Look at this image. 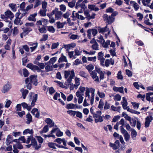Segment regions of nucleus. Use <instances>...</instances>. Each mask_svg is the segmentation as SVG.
I'll return each instance as SVG.
<instances>
[{"instance_id": "f257e3e1", "label": "nucleus", "mask_w": 153, "mask_h": 153, "mask_svg": "<svg viewBox=\"0 0 153 153\" xmlns=\"http://www.w3.org/2000/svg\"><path fill=\"white\" fill-rule=\"evenodd\" d=\"M111 16H108L107 14H104L102 16L104 20L105 21V23L108 24H111L114 21V18H113L118 14V12L117 11L113 12L111 13Z\"/></svg>"}, {"instance_id": "f03ea898", "label": "nucleus", "mask_w": 153, "mask_h": 153, "mask_svg": "<svg viewBox=\"0 0 153 153\" xmlns=\"http://www.w3.org/2000/svg\"><path fill=\"white\" fill-rule=\"evenodd\" d=\"M37 76L36 75H32L29 76V77L26 78L25 82L26 84H28L31 85H32L36 86L38 84Z\"/></svg>"}, {"instance_id": "7ed1b4c3", "label": "nucleus", "mask_w": 153, "mask_h": 153, "mask_svg": "<svg viewBox=\"0 0 153 153\" xmlns=\"http://www.w3.org/2000/svg\"><path fill=\"white\" fill-rule=\"evenodd\" d=\"M153 120V117L152 116H147L145 119V127L147 128L149 126L150 122Z\"/></svg>"}, {"instance_id": "20e7f679", "label": "nucleus", "mask_w": 153, "mask_h": 153, "mask_svg": "<svg viewBox=\"0 0 153 153\" xmlns=\"http://www.w3.org/2000/svg\"><path fill=\"white\" fill-rule=\"evenodd\" d=\"M121 104L122 105L123 108L124 109L126 110L127 111L128 108H129V106H127L128 102L127 100L125 97H123L122 101L121 102Z\"/></svg>"}, {"instance_id": "39448f33", "label": "nucleus", "mask_w": 153, "mask_h": 153, "mask_svg": "<svg viewBox=\"0 0 153 153\" xmlns=\"http://www.w3.org/2000/svg\"><path fill=\"white\" fill-rule=\"evenodd\" d=\"M146 99L149 101L153 102V92H149L146 94Z\"/></svg>"}, {"instance_id": "423d86ee", "label": "nucleus", "mask_w": 153, "mask_h": 153, "mask_svg": "<svg viewBox=\"0 0 153 153\" xmlns=\"http://www.w3.org/2000/svg\"><path fill=\"white\" fill-rule=\"evenodd\" d=\"M45 122L50 128L53 127L54 126V123L50 118H46Z\"/></svg>"}, {"instance_id": "0eeeda50", "label": "nucleus", "mask_w": 153, "mask_h": 153, "mask_svg": "<svg viewBox=\"0 0 153 153\" xmlns=\"http://www.w3.org/2000/svg\"><path fill=\"white\" fill-rule=\"evenodd\" d=\"M5 14L7 17L10 18L11 20H12L14 17L13 14L10 10H7L5 12Z\"/></svg>"}, {"instance_id": "6e6552de", "label": "nucleus", "mask_w": 153, "mask_h": 153, "mask_svg": "<svg viewBox=\"0 0 153 153\" xmlns=\"http://www.w3.org/2000/svg\"><path fill=\"white\" fill-rule=\"evenodd\" d=\"M47 26H45L44 25H42L41 27L39 26L38 27V30L39 32L41 33H46L47 32V30L46 29Z\"/></svg>"}, {"instance_id": "1a4fd4ad", "label": "nucleus", "mask_w": 153, "mask_h": 153, "mask_svg": "<svg viewBox=\"0 0 153 153\" xmlns=\"http://www.w3.org/2000/svg\"><path fill=\"white\" fill-rule=\"evenodd\" d=\"M26 118H27L26 123L27 124H29L30 123L32 122V118L31 115L29 113H28L26 115Z\"/></svg>"}, {"instance_id": "9d476101", "label": "nucleus", "mask_w": 153, "mask_h": 153, "mask_svg": "<svg viewBox=\"0 0 153 153\" xmlns=\"http://www.w3.org/2000/svg\"><path fill=\"white\" fill-rule=\"evenodd\" d=\"M38 99V94H36L32 97V102L31 103V105L33 106L35 104V102Z\"/></svg>"}, {"instance_id": "9b49d317", "label": "nucleus", "mask_w": 153, "mask_h": 153, "mask_svg": "<svg viewBox=\"0 0 153 153\" xmlns=\"http://www.w3.org/2000/svg\"><path fill=\"white\" fill-rule=\"evenodd\" d=\"M20 91L22 92L23 98L24 99H25L26 96L28 93V90L27 89H24L23 88H22L20 90Z\"/></svg>"}, {"instance_id": "f8f14e48", "label": "nucleus", "mask_w": 153, "mask_h": 153, "mask_svg": "<svg viewBox=\"0 0 153 153\" xmlns=\"http://www.w3.org/2000/svg\"><path fill=\"white\" fill-rule=\"evenodd\" d=\"M63 62H68V60L66 57L64 56L63 53H62L61 54V56L60 58H59V60H58V62L59 63H60Z\"/></svg>"}, {"instance_id": "ddd939ff", "label": "nucleus", "mask_w": 153, "mask_h": 153, "mask_svg": "<svg viewBox=\"0 0 153 153\" xmlns=\"http://www.w3.org/2000/svg\"><path fill=\"white\" fill-rule=\"evenodd\" d=\"M130 4L131 5H133L134 9V10L136 11L138 10L139 8V5L134 1H130Z\"/></svg>"}, {"instance_id": "4468645a", "label": "nucleus", "mask_w": 153, "mask_h": 153, "mask_svg": "<svg viewBox=\"0 0 153 153\" xmlns=\"http://www.w3.org/2000/svg\"><path fill=\"white\" fill-rule=\"evenodd\" d=\"M108 24H107L106 26L102 28H101L100 27H98V30L99 33H103L104 32H105L107 31V25Z\"/></svg>"}, {"instance_id": "2eb2a0df", "label": "nucleus", "mask_w": 153, "mask_h": 153, "mask_svg": "<svg viewBox=\"0 0 153 153\" xmlns=\"http://www.w3.org/2000/svg\"><path fill=\"white\" fill-rule=\"evenodd\" d=\"M62 14V13L60 11L58 10L57 12L55 14V18L57 20H59L61 19V16Z\"/></svg>"}, {"instance_id": "dca6fc26", "label": "nucleus", "mask_w": 153, "mask_h": 153, "mask_svg": "<svg viewBox=\"0 0 153 153\" xmlns=\"http://www.w3.org/2000/svg\"><path fill=\"white\" fill-rule=\"evenodd\" d=\"M123 87H114L113 88V90L115 91H118L121 93H123Z\"/></svg>"}, {"instance_id": "f3484780", "label": "nucleus", "mask_w": 153, "mask_h": 153, "mask_svg": "<svg viewBox=\"0 0 153 153\" xmlns=\"http://www.w3.org/2000/svg\"><path fill=\"white\" fill-rule=\"evenodd\" d=\"M136 119L137 120L138 119L137 118H132L130 122V123L131 126L132 127H134L136 126V123H137V121L136 120Z\"/></svg>"}, {"instance_id": "a211bd4d", "label": "nucleus", "mask_w": 153, "mask_h": 153, "mask_svg": "<svg viewBox=\"0 0 153 153\" xmlns=\"http://www.w3.org/2000/svg\"><path fill=\"white\" fill-rule=\"evenodd\" d=\"M23 133L24 135H25L29 133L31 135H33V131L32 129L30 130L29 129L27 128L25 129L23 131Z\"/></svg>"}, {"instance_id": "6ab92c4d", "label": "nucleus", "mask_w": 153, "mask_h": 153, "mask_svg": "<svg viewBox=\"0 0 153 153\" xmlns=\"http://www.w3.org/2000/svg\"><path fill=\"white\" fill-rule=\"evenodd\" d=\"M49 130L48 126V125L45 126L43 128L42 131H40L39 132L40 134H42L43 133H46Z\"/></svg>"}, {"instance_id": "aec40b11", "label": "nucleus", "mask_w": 153, "mask_h": 153, "mask_svg": "<svg viewBox=\"0 0 153 153\" xmlns=\"http://www.w3.org/2000/svg\"><path fill=\"white\" fill-rule=\"evenodd\" d=\"M12 138L11 135H8L6 139V143L7 145H9L11 143V140Z\"/></svg>"}, {"instance_id": "412c9836", "label": "nucleus", "mask_w": 153, "mask_h": 153, "mask_svg": "<svg viewBox=\"0 0 153 153\" xmlns=\"http://www.w3.org/2000/svg\"><path fill=\"white\" fill-rule=\"evenodd\" d=\"M9 6L11 8L13 12H16V5L13 3H10L9 4Z\"/></svg>"}, {"instance_id": "4be33fe9", "label": "nucleus", "mask_w": 153, "mask_h": 153, "mask_svg": "<svg viewBox=\"0 0 153 153\" xmlns=\"http://www.w3.org/2000/svg\"><path fill=\"white\" fill-rule=\"evenodd\" d=\"M137 135V132L135 130L133 129L131 132V136L132 138L134 140L135 139V138Z\"/></svg>"}, {"instance_id": "5701e85b", "label": "nucleus", "mask_w": 153, "mask_h": 153, "mask_svg": "<svg viewBox=\"0 0 153 153\" xmlns=\"http://www.w3.org/2000/svg\"><path fill=\"white\" fill-rule=\"evenodd\" d=\"M70 75L68 78V81H71L72 79H73L74 77L75 76V73L74 70L70 71Z\"/></svg>"}, {"instance_id": "b1692460", "label": "nucleus", "mask_w": 153, "mask_h": 153, "mask_svg": "<svg viewBox=\"0 0 153 153\" xmlns=\"http://www.w3.org/2000/svg\"><path fill=\"white\" fill-rule=\"evenodd\" d=\"M32 30V29L30 27L27 28L23 29V32L24 33H26V34L24 35V36H25L28 34Z\"/></svg>"}, {"instance_id": "393cba45", "label": "nucleus", "mask_w": 153, "mask_h": 153, "mask_svg": "<svg viewBox=\"0 0 153 153\" xmlns=\"http://www.w3.org/2000/svg\"><path fill=\"white\" fill-rule=\"evenodd\" d=\"M36 66V65H34L32 63H30L27 64L26 67L29 68L31 70L34 71Z\"/></svg>"}, {"instance_id": "a878e982", "label": "nucleus", "mask_w": 153, "mask_h": 153, "mask_svg": "<svg viewBox=\"0 0 153 153\" xmlns=\"http://www.w3.org/2000/svg\"><path fill=\"white\" fill-rule=\"evenodd\" d=\"M23 74L24 76L25 77H27L29 76V72L28 71L26 68H23L22 69Z\"/></svg>"}, {"instance_id": "bb28decb", "label": "nucleus", "mask_w": 153, "mask_h": 153, "mask_svg": "<svg viewBox=\"0 0 153 153\" xmlns=\"http://www.w3.org/2000/svg\"><path fill=\"white\" fill-rule=\"evenodd\" d=\"M48 144V146L50 148L55 149H56L55 146H56V143L52 142H49Z\"/></svg>"}, {"instance_id": "cd10ccee", "label": "nucleus", "mask_w": 153, "mask_h": 153, "mask_svg": "<svg viewBox=\"0 0 153 153\" xmlns=\"http://www.w3.org/2000/svg\"><path fill=\"white\" fill-rule=\"evenodd\" d=\"M104 103L102 99H101L99 102L98 107L101 110H102Z\"/></svg>"}, {"instance_id": "c85d7f7f", "label": "nucleus", "mask_w": 153, "mask_h": 153, "mask_svg": "<svg viewBox=\"0 0 153 153\" xmlns=\"http://www.w3.org/2000/svg\"><path fill=\"white\" fill-rule=\"evenodd\" d=\"M104 56V53L102 52V51H101L99 52L98 53V60L103 59L105 58L103 57Z\"/></svg>"}, {"instance_id": "c756f323", "label": "nucleus", "mask_w": 153, "mask_h": 153, "mask_svg": "<svg viewBox=\"0 0 153 153\" xmlns=\"http://www.w3.org/2000/svg\"><path fill=\"white\" fill-rule=\"evenodd\" d=\"M10 88V87H3V88L1 90V92L5 93L7 92Z\"/></svg>"}, {"instance_id": "7c9ffc66", "label": "nucleus", "mask_w": 153, "mask_h": 153, "mask_svg": "<svg viewBox=\"0 0 153 153\" xmlns=\"http://www.w3.org/2000/svg\"><path fill=\"white\" fill-rule=\"evenodd\" d=\"M86 68L90 72L94 68V66L92 64H89L86 66Z\"/></svg>"}, {"instance_id": "2f4dec72", "label": "nucleus", "mask_w": 153, "mask_h": 153, "mask_svg": "<svg viewBox=\"0 0 153 153\" xmlns=\"http://www.w3.org/2000/svg\"><path fill=\"white\" fill-rule=\"evenodd\" d=\"M79 75L82 77L87 78V75L86 73L82 71H80L79 72Z\"/></svg>"}, {"instance_id": "473e14b6", "label": "nucleus", "mask_w": 153, "mask_h": 153, "mask_svg": "<svg viewBox=\"0 0 153 153\" xmlns=\"http://www.w3.org/2000/svg\"><path fill=\"white\" fill-rule=\"evenodd\" d=\"M75 105L73 103H70L67 105L66 108L68 109H72L75 108Z\"/></svg>"}, {"instance_id": "72a5a7b5", "label": "nucleus", "mask_w": 153, "mask_h": 153, "mask_svg": "<svg viewBox=\"0 0 153 153\" xmlns=\"http://www.w3.org/2000/svg\"><path fill=\"white\" fill-rule=\"evenodd\" d=\"M47 27L48 30L50 32L54 33L55 31V29L52 26H47Z\"/></svg>"}, {"instance_id": "f704fd0d", "label": "nucleus", "mask_w": 153, "mask_h": 153, "mask_svg": "<svg viewBox=\"0 0 153 153\" xmlns=\"http://www.w3.org/2000/svg\"><path fill=\"white\" fill-rule=\"evenodd\" d=\"M127 111L132 114H140V112L138 111H137L134 110L133 109L130 108H128Z\"/></svg>"}, {"instance_id": "c9c22d12", "label": "nucleus", "mask_w": 153, "mask_h": 153, "mask_svg": "<svg viewBox=\"0 0 153 153\" xmlns=\"http://www.w3.org/2000/svg\"><path fill=\"white\" fill-rule=\"evenodd\" d=\"M103 120V118L102 116H101V115H99L98 118L96 119L95 120V122L96 123H97L99 122H102Z\"/></svg>"}, {"instance_id": "e433bc0d", "label": "nucleus", "mask_w": 153, "mask_h": 153, "mask_svg": "<svg viewBox=\"0 0 153 153\" xmlns=\"http://www.w3.org/2000/svg\"><path fill=\"white\" fill-rule=\"evenodd\" d=\"M110 107V103L108 102L107 101H106L105 103V105L104 107V110H106L109 109Z\"/></svg>"}, {"instance_id": "4c0bfd02", "label": "nucleus", "mask_w": 153, "mask_h": 153, "mask_svg": "<svg viewBox=\"0 0 153 153\" xmlns=\"http://www.w3.org/2000/svg\"><path fill=\"white\" fill-rule=\"evenodd\" d=\"M142 2L143 5L149 7L151 9H153V1L152 3L150 5L146 4L144 0H142Z\"/></svg>"}, {"instance_id": "58836bf2", "label": "nucleus", "mask_w": 153, "mask_h": 153, "mask_svg": "<svg viewBox=\"0 0 153 153\" xmlns=\"http://www.w3.org/2000/svg\"><path fill=\"white\" fill-rule=\"evenodd\" d=\"M76 3V0H73L71 1L68 3V6L71 7L72 8L74 7Z\"/></svg>"}, {"instance_id": "ea45409f", "label": "nucleus", "mask_w": 153, "mask_h": 153, "mask_svg": "<svg viewBox=\"0 0 153 153\" xmlns=\"http://www.w3.org/2000/svg\"><path fill=\"white\" fill-rule=\"evenodd\" d=\"M31 144L33 147H35L37 145V142L35 139L33 137L31 140Z\"/></svg>"}, {"instance_id": "a19ab883", "label": "nucleus", "mask_w": 153, "mask_h": 153, "mask_svg": "<svg viewBox=\"0 0 153 153\" xmlns=\"http://www.w3.org/2000/svg\"><path fill=\"white\" fill-rule=\"evenodd\" d=\"M76 111H74L71 110L68 111L67 113L70 115L71 116H74L76 114Z\"/></svg>"}, {"instance_id": "79ce46f5", "label": "nucleus", "mask_w": 153, "mask_h": 153, "mask_svg": "<svg viewBox=\"0 0 153 153\" xmlns=\"http://www.w3.org/2000/svg\"><path fill=\"white\" fill-rule=\"evenodd\" d=\"M47 11V9L46 10H40L39 11L40 15L42 16H46V13Z\"/></svg>"}, {"instance_id": "37998d69", "label": "nucleus", "mask_w": 153, "mask_h": 153, "mask_svg": "<svg viewBox=\"0 0 153 153\" xmlns=\"http://www.w3.org/2000/svg\"><path fill=\"white\" fill-rule=\"evenodd\" d=\"M121 99V96L119 94L116 95L114 97V100L115 101H119Z\"/></svg>"}, {"instance_id": "c03bdc74", "label": "nucleus", "mask_w": 153, "mask_h": 153, "mask_svg": "<svg viewBox=\"0 0 153 153\" xmlns=\"http://www.w3.org/2000/svg\"><path fill=\"white\" fill-rule=\"evenodd\" d=\"M48 34H44L43 35L42 38L40 39V42L45 41L48 39Z\"/></svg>"}, {"instance_id": "a18cd8bd", "label": "nucleus", "mask_w": 153, "mask_h": 153, "mask_svg": "<svg viewBox=\"0 0 153 153\" xmlns=\"http://www.w3.org/2000/svg\"><path fill=\"white\" fill-rule=\"evenodd\" d=\"M98 46L99 45L98 43H95V44H94L92 45L91 48L94 50H99Z\"/></svg>"}, {"instance_id": "49530a36", "label": "nucleus", "mask_w": 153, "mask_h": 153, "mask_svg": "<svg viewBox=\"0 0 153 153\" xmlns=\"http://www.w3.org/2000/svg\"><path fill=\"white\" fill-rule=\"evenodd\" d=\"M86 90L85 92V96L86 97H88L89 99L90 98V96L89 93L91 92L90 88L86 87Z\"/></svg>"}, {"instance_id": "de8ad7c7", "label": "nucleus", "mask_w": 153, "mask_h": 153, "mask_svg": "<svg viewBox=\"0 0 153 153\" xmlns=\"http://www.w3.org/2000/svg\"><path fill=\"white\" fill-rule=\"evenodd\" d=\"M28 61L29 60L27 59V56H26L24 58H23L22 59V65L24 66H25L26 63H27Z\"/></svg>"}, {"instance_id": "09e8293b", "label": "nucleus", "mask_w": 153, "mask_h": 153, "mask_svg": "<svg viewBox=\"0 0 153 153\" xmlns=\"http://www.w3.org/2000/svg\"><path fill=\"white\" fill-rule=\"evenodd\" d=\"M56 24L58 28H63L64 25L60 22H56Z\"/></svg>"}, {"instance_id": "8fccbe9b", "label": "nucleus", "mask_w": 153, "mask_h": 153, "mask_svg": "<svg viewBox=\"0 0 153 153\" xmlns=\"http://www.w3.org/2000/svg\"><path fill=\"white\" fill-rule=\"evenodd\" d=\"M75 83L74 86H78L80 85V80L79 78H76L75 79Z\"/></svg>"}, {"instance_id": "3c124183", "label": "nucleus", "mask_w": 153, "mask_h": 153, "mask_svg": "<svg viewBox=\"0 0 153 153\" xmlns=\"http://www.w3.org/2000/svg\"><path fill=\"white\" fill-rule=\"evenodd\" d=\"M91 93V99H94V92L95 91V89L93 88H90Z\"/></svg>"}, {"instance_id": "603ef678", "label": "nucleus", "mask_w": 153, "mask_h": 153, "mask_svg": "<svg viewBox=\"0 0 153 153\" xmlns=\"http://www.w3.org/2000/svg\"><path fill=\"white\" fill-rule=\"evenodd\" d=\"M71 15V13L68 11H67L62 16L65 19L68 18V17Z\"/></svg>"}, {"instance_id": "864d4df0", "label": "nucleus", "mask_w": 153, "mask_h": 153, "mask_svg": "<svg viewBox=\"0 0 153 153\" xmlns=\"http://www.w3.org/2000/svg\"><path fill=\"white\" fill-rule=\"evenodd\" d=\"M70 74V71L69 70L67 71H65L64 72L65 78V79H67L68 78V76Z\"/></svg>"}, {"instance_id": "5fc2aeb1", "label": "nucleus", "mask_w": 153, "mask_h": 153, "mask_svg": "<svg viewBox=\"0 0 153 153\" xmlns=\"http://www.w3.org/2000/svg\"><path fill=\"white\" fill-rule=\"evenodd\" d=\"M57 57H53L50 59L48 62L51 63L52 64H53L56 60Z\"/></svg>"}, {"instance_id": "6e6d98bb", "label": "nucleus", "mask_w": 153, "mask_h": 153, "mask_svg": "<svg viewBox=\"0 0 153 153\" xmlns=\"http://www.w3.org/2000/svg\"><path fill=\"white\" fill-rule=\"evenodd\" d=\"M45 69L47 72H48L53 70V67L52 66H50L48 65H47L45 67Z\"/></svg>"}, {"instance_id": "4d7b16f0", "label": "nucleus", "mask_w": 153, "mask_h": 153, "mask_svg": "<svg viewBox=\"0 0 153 153\" xmlns=\"http://www.w3.org/2000/svg\"><path fill=\"white\" fill-rule=\"evenodd\" d=\"M126 74L128 75V76L131 77L132 76V72L128 69H126Z\"/></svg>"}, {"instance_id": "13d9d810", "label": "nucleus", "mask_w": 153, "mask_h": 153, "mask_svg": "<svg viewBox=\"0 0 153 153\" xmlns=\"http://www.w3.org/2000/svg\"><path fill=\"white\" fill-rule=\"evenodd\" d=\"M59 45V43L57 42L56 43H53L52 44L51 49H53L57 48Z\"/></svg>"}, {"instance_id": "bf43d9fd", "label": "nucleus", "mask_w": 153, "mask_h": 153, "mask_svg": "<svg viewBox=\"0 0 153 153\" xmlns=\"http://www.w3.org/2000/svg\"><path fill=\"white\" fill-rule=\"evenodd\" d=\"M120 128L121 133L123 134L124 135H125V134H128L127 131L124 129L123 127H122V126H121L120 127Z\"/></svg>"}, {"instance_id": "052dcab7", "label": "nucleus", "mask_w": 153, "mask_h": 153, "mask_svg": "<svg viewBox=\"0 0 153 153\" xmlns=\"http://www.w3.org/2000/svg\"><path fill=\"white\" fill-rule=\"evenodd\" d=\"M60 7V10L63 11L65 12L66 9V7L65 6L64 4H61L59 6Z\"/></svg>"}, {"instance_id": "680f3d73", "label": "nucleus", "mask_w": 153, "mask_h": 153, "mask_svg": "<svg viewBox=\"0 0 153 153\" xmlns=\"http://www.w3.org/2000/svg\"><path fill=\"white\" fill-rule=\"evenodd\" d=\"M49 94L51 95L55 91V90L54 89L53 87H51L49 88Z\"/></svg>"}, {"instance_id": "e2e57ef3", "label": "nucleus", "mask_w": 153, "mask_h": 153, "mask_svg": "<svg viewBox=\"0 0 153 153\" xmlns=\"http://www.w3.org/2000/svg\"><path fill=\"white\" fill-rule=\"evenodd\" d=\"M121 71H118V74H117V78L118 79H123V76L122 74H121Z\"/></svg>"}, {"instance_id": "0e129e2a", "label": "nucleus", "mask_w": 153, "mask_h": 153, "mask_svg": "<svg viewBox=\"0 0 153 153\" xmlns=\"http://www.w3.org/2000/svg\"><path fill=\"white\" fill-rule=\"evenodd\" d=\"M90 73L91 75V76L93 79H94L95 78H96L97 74L95 71H91V72H90Z\"/></svg>"}, {"instance_id": "69168bd1", "label": "nucleus", "mask_w": 153, "mask_h": 153, "mask_svg": "<svg viewBox=\"0 0 153 153\" xmlns=\"http://www.w3.org/2000/svg\"><path fill=\"white\" fill-rule=\"evenodd\" d=\"M62 140L63 138H57L56 139L54 140V142H57L59 144H61L62 142Z\"/></svg>"}, {"instance_id": "338daca9", "label": "nucleus", "mask_w": 153, "mask_h": 153, "mask_svg": "<svg viewBox=\"0 0 153 153\" xmlns=\"http://www.w3.org/2000/svg\"><path fill=\"white\" fill-rule=\"evenodd\" d=\"M19 30L17 27H15L13 32V35H16L18 33Z\"/></svg>"}, {"instance_id": "774afa93", "label": "nucleus", "mask_w": 153, "mask_h": 153, "mask_svg": "<svg viewBox=\"0 0 153 153\" xmlns=\"http://www.w3.org/2000/svg\"><path fill=\"white\" fill-rule=\"evenodd\" d=\"M110 40H108L105 43L104 45H103V47L105 48L108 47V45L110 44Z\"/></svg>"}]
</instances>
